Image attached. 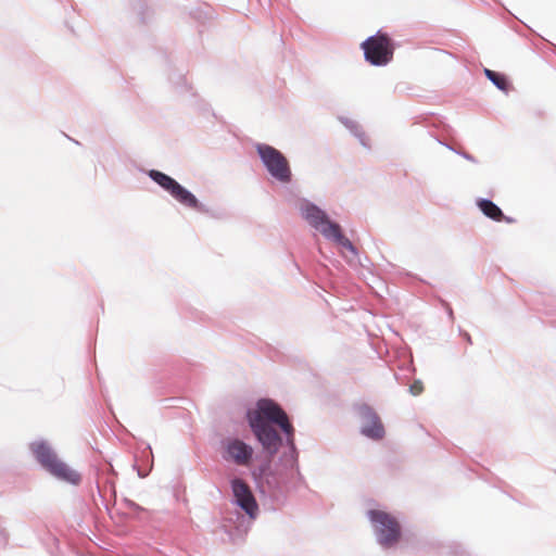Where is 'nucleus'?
<instances>
[{
  "label": "nucleus",
  "mask_w": 556,
  "mask_h": 556,
  "mask_svg": "<svg viewBox=\"0 0 556 556\" xmlns=\"http://www.w3.org/2000/svg\"><path fill=\"white\" fill-rule=\"evenodd\" d=\"M29 451L46 471L59 458L50 443L43 439H37L30 442Z\"/></svg>",
  "instance_id": "obj_9"
},
{
  "label": "nucleus",
  "mask_w": 556,
  "mask_h": 556,
  "mask_svg": "<svg viewBox=\"0 0 556 556\" xmlns=\"http://www.w3.org/2000/svg\"><path fill=\"white\" fill-rule=\"evenodd\" d=\"M485 75L498 89L505 90L506 83L502 76H500L498 74L494 73L491 70H485Z\"/></svg>",
  "instance_id": "obj_14"
},
{
  "label": "nucleus",
  "mask_w": 556,
  "mask_h": 556,
  "mask_svg": "<svg viewBox=\"0 0 556 556\" xmlns=\"http://www.w3.org/2000/svg\"><path fill=\"white\" fill-rule=\"evenodd\" d=\"M230 489L233 503L250 519H255L260 514V506L249 483L241 478L235 477L230 480Z\"/></svg>",
  "instance_id": "obj_8"
},
{
  "label": "nucleus",
  "mask_w": 556,
  "mask_h": 556,
  "mask_svg": "<svg viewBox=\"0 0 556 556\" xmlns=\"http://www.w3.org/2000/svg\"><path fill=\"white\" fill-rule=\"evenodd\" d=\"M47 472L59 481L70 484H78L81 479L79 471L60 457L47 469Z\"/></svg>",
  "instance_id": "obj_10"
},
{
  "label": "nucleus",
  "mask_w": 556,
  "mask_h": 556,
  "mask_svg": "<svg viewBox=\"0 0 556 556\" xmlns=\"http://www.w3.org/2000/svg\"><path fill=\"white\" fill-rule=\"evenodd\" d=\"M148 176L181 206L194 211L201 210L202 204L199 199L173 177L156 169L149 170Z\"/></svg>",
  "instance_id": "obj_5"
},
{
  "label": "nucleus",
  "mask_w": 556,
  "mask_h": 556,
  "mask_svg": "<svg viewBox=\"0 0 556 556\" xmlns=\"http://www.w3.org/2000/svg\"><path fill=\"white\" fill-rule=\"evenodd\" d=\"M298 210L301 217L326 239L333 241L351 254H355L353 244L341 233L340 227L332 223L318 206L308 201H302L299 203Z\"/></svg>",
  "instance_id": "obj_3"
},
{
  "label": "nucleus",
  "mask_w": 556,
  "mask_h": 556,
  "mask_svg": "<svg viewBox=\"0 0 556 556\" xmlns=\"http://www.w3.org/2000/svg\"><path fill=\"white\" fill-rule=\"evenodd\" d=\"M361 432L363 435L378 440L384 435V428L378 416L369 409H364L361 416Z\"/></svg>",
  "instance_id": "obj_11"
},
{
  "label": "nucleus",
  "mask_w": 556,
  "mask_h": 556,
  "mask_svg": "<svg viewBox=\"0 0 556 556\" xmlns=\"http://www.w3.org/2000/svg\"><path fill=\"white\" fill-rule=\"evenodd\" d=\"M422 391V384L420 381H416L410 386V393L413 395H418Z\"/></svg>",
  "instance_id": "obj_15"
},
{
  "label": "nucleus",
  "mask_w": 556,
  "mask_h": 556,
  "mask_svg": "<svg viewBox=\"0 0 556 556\" xmlns=\"http://www.w3.org/2000/svg\"><path fill=\"white\" fill-rule=\"evenodd\" d=\"M220 457L228 464L249 467L254 459L255 448L238 437H229L220 443Z\"/></svg>",
  "instance_id": "obj_6"
},
{
  "label": "nucleus",
  "mask_w": 556,
  "mask_h": 556,
  "mask_svg": "<svg viewBox=\"0 0 556 556\" xmlns=\"http://www.w3.org/2000/svg\"><path fill=\"white\" fill-rule=\"evenodd\" d=\"M339 121L342 125H344L345 128L351 131L353 136L359 140L363 146L367 147L369 144L368 136L357 121L346 116H341Z\"/></svg>",
  "instance_id": "obj_12"
},
{
  "label": "nucleus",
  "mask_w": 556,
  "mask_h": 556,
  "mask_svg": "<svg viewBox=\"0 0 556 556\" xmlns=\"http://www.w3.org/2000/svg\"><path fill=\"white\" fill-rule=\"evenodd\" d=\"M479 208L481 210V212L494 219V220H500L501 217H502V211L500 210V207L497 205H495L493 202L489 201V200H485V199H482V200H479L477 202Z\"/></svg>",
  "instance_id": "obj_13"
},
{
  "label": "nucleus",
  "mask_w": 556,
  "mask_h": 556,
  "mask_svg": "<svg viewBox=\"0 0 556 556\" xmlns=\"http://www.w3.org/2000/svg\"><path fill=\"white\" fill-rule=\"evenodd\" d=\"M367 62L374 66H386L393 58L394 47L390 38L378 33L361 45Z\"/></svg>",
  "instance_id": "obj_7"
},
{
  "label": "nucleus",
  "mask_w": 556,
  "mask_h": 556,
  "mask_svg": "<svg viewBox=\"0 0 556 556\" xmlns=\"http://www.w3.org/2000/svg\"><path fill=\"white\" fill-rule=\"evenodd\" d=\"M255 150L263 167L273 180L283 185L291 182V165L280 150L267 143H256Z\"/></svg>",
  "instance_id": "obj_4"
},
{
  "label": "nucleus",
  "mask_w": 556,
  "mask_h": 556,
  "mask_svg": "<svg viewBox=\"0 0 556 556\" xmlns=\"http://www.w3.org/2000/svg\"><path fill=\"white\" fill-rule=\"evenodd\" d=\"M244 420L262 450L269 456L276 455L283 445V437L288 448L280 460L288 469L298 467V451L293 443L292 422L281 405L270 397H258L250 403L244 412Z\"/></svg>",
  "instance_id": "obj_1"
},
{
  "label": "nucleus",
  "mask_w": 556,
  "mask_h": 556,
  "mask_svg": "<svg viewBox=\"0 0 556 556\" xmlns=\"http://www.w3.org/2000/svg\"><path fill=\"white\" fill-rule=\"evenodd\" d=\"M365 516L374 539L381 548L392 549L399 545L402 539V529L394 515L379 506H374L366 510Z\"/></svg>",
  "instance_id": "obj_2"
}]
</instances>
